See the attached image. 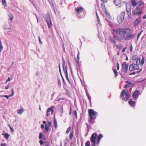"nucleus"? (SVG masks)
Instances as JSON below:
<instances>
[{
    "mask_svg": "<svg viewBox=\"0 0 146 146\" xmlns=\"http://www.w3.org/2000/svg\"><path fill=\"white\" fill-rule=\"evenodd\" d=\"M135 34H131L125 36L124 37V39L125 40H129L133 38L135 36Z\"/></svg>",
    "mask_w": 146,
    "mask_h": 146,
    "instance_id": "f8f14e48",
    "label": "nucleus"
},
{
    "mask_svg": "<svg viewBox=\"0 0 146 146\" xmlns=\"http://www.w3.org/2000/svg\"><path fill=\"white\" fill-rule=\"evenodd\" d=\"M71 108H70V113H69L70 115H71Z\"/></svg>",
    "mask_w": 146,
    "mask_h": 146,
    "instance_id": "338daca9",
    "label": "nucleus"
},
{
    "mask_svg": "<svg viewBox=\"0 0 146 146\" xmlns=\"http://www.w3.org/2000/svg\"><path fill=\"white\" fill-rule=\"evenodd\" d=\"M48 127H50L51 126V122H50V121H48Z\"/></svg>",
    "mask_w": 146,
    "mask_h": 146,
    "instance_id": "de8ad7c7",
    "label": "nucleus"
},
{
    "mask_svg": "<svg viewBox=\"0 0 146 146\" xmlns=\"http://www.w3.org/2000/svg\"><path fill=\"white\" fill-rule=\"evenodd\" d=\"M54 108V107L52 106H50V107L49 108H48L46 111V116L47 117H48L50 115V114L49 113V112L50 111H51L52 114L54 111V110L53 109Z\"/></svg>",
    "mask_w": 146,
    "mask_h": 146,
    "instance_id": "9b49d317",
    "label": "nucleus"
},
{
    "mask_svg": "<svg viewBox=\"0 0 146 146\" xmlns=\"http://www.w3.org/2000/svg\"><path fill=\"white\" fill-rule=\"evenodd\" d=\"M126 11L129 18H131V10H128L126 9Z\"/></svg>",
    "mask_w": 146,
    "mask_h": 146,
    "instance_id": "5701e85b",
    "label": "nucleus"
},
{
    "mask_svg": "<svg viewBox=\"0 0 146 146\" xmlns=\"http://www.w3.org/2000/svg\"><path fill=\"white\" fill-rule=\"evenodd\" d=\"M104 3H106L107 2V0H101Z\"/></svg>",
    "mask_w": 146,
    "mask_h": 146,
    "instance_id": "8fccbe9b",
    "label": "nucleus"
},
{
    "mask_svg": "<svg viewBox=\"0 0 146 146\" xmlns=\"http://www.w3.org/2000/svg\"><path fill=\"white\" fill-rule=\"evenodd\" d=\"M143 19H145L146 18V14L145 15L143 16Z\"/></svg>",
    "mask_w": 146,
    "mask_h": 146,
    "instance_id": "e2e57ef3",
    "label": "nucleus"
},
{
    "mask_svg": "<svg viewBox=\"0 0 146 146\" xmlns=\"http://www.w3.org/2000/svg\"><path fill=\"white\" fill-rule=\"evenodd\" d=\"M54 124L55 128L56 129L57 128V122L55 118H54Z\"/></svg>",
    "mask_w": 146,
    "mask_h": 146,
    "instance_id": "6ab92c4d",
    "label": "nucleus"
},
{
    "mask_svg": "<svg viewBox=\"0 0 146 146\" xmlns=\"http://www.w3.org/2000/svg\"><path fill=\"white\" fill-rule=\"evenodd\" d=\"M2 135H4L5 138L6 139H8L10 136V135L8 134L7 133H2Z\"/></svg>",
    "mask_w": 146,
    "mask_h": 146,
    "instance_id": "aec40b11",
    "label": "nucleus"
},
{
    "mask_svg": "<svg viewBox=\"0 0 146 146\" xmlns=\"http://www.w3.org/2000/svg\"><path fill=\"white\" fill-rule=\"evenodd\" d=\"M85 92L86 94L87 97L88 98V99L90 103L91 102V98L90 96V95L88 93V92L87 89L85 90Z\"/></svg>",
    "mask_w": 146,
    "mask_h": 146,
    "instance_id": "a211bd4d",
    "label": "nucleus"
},
{
    "mask_svg": "<svg viewBox=\"0 0 146 146\" xmlns=\"http://www.w3.org/2000/svg\"><path fill=\"white\" fill-rule=\"evenodd\" d=\"M117 70H119V65L118 62H117Z\"/></svg>",
    "mask_w": 146,
    "mask_h": 146,
    "instance_id": "37998d69",
    "label": "nucleus"
},
{
    "mask_svg": "<svg viewBox=\"0 0 146 146\" xmlns=\"http://www.w3.org/2000/svg\"><path fill=\"white\" fill-rule=\"evenodd\" d=\"M120 96L122 98L123 100L127 101L129 97L128 90H123L121 93Z\"/></svg>",
    "mask_w": 146,
    "mask_h": 146,
    "instance_id": "39448f33",
    "label": "nucleus"
},
{
    "mask_svg": "<svg viewBox=\"0 0 146 146\" xmlns=\"http://www.w3.org/2000/svg\"><path fill=\"white\" fill-rule=\"evenodd\" d=\"M139 92L137 90L135 91L133 94V97L134 98H138L139 95Z\"/></svg>",
    "mask_w": 146,
    "mask_h": 146,
    "instance_id": "dca6fc26",
    "label": "nucleus"
},
{
    "mask_svg": "<svg viewBox=\"0 0 146 146\" xmlns=\"http://www.w3.org/2000/svg\"><path fill=\"white\" fill-rule=\"evenodd\" d=\"M97 137V134L96 133H93L90 138V141L92 143V146H96V139Z\"/></svg>",
    "mask_w": 146,
    "mask_h": 146,
    "instance_id": "423d86ee",
    "label": "nucleus"
},
{
    "mask_svg": "<svg viewBox=\"0 0 146 146\" xmlns=\"http://www.w3.org/2000/svg\"><path fill=\"white\" fill-rule=\"evenodd\" d=\"M71 129V128L70 127H69L67 129V130L66 131V133L68 134L69 132Z\"/></svg>",
    "mask_w": 146,
    "mask_h": 146,
    "instance_id": "473e14b6",
    "label": "nucleus"
},
{
    "mask_svg": "<svg viewBox=\"0 0 146 146\" xmlns=\"http://www.w3.org/2000/svg\"><path fill=\"white\" fill-rule=\"evenodd\" d=\"M0 48H1L2 49H3V46H2V43H1V42H0Z\"/></svg>",
    "mask_w": 146,
    "mask_h": 146,
    "instance_id": "bf43d9fd",
    "label": "nucleus"
},
{
    "mask_svg": "<svg viewBox=\"0 0 146 146\" xmlns=\"http://www.w3.org/2000/svg\"><path fill=\"white\" fill-rule=\"evenodd\" d=\"M143 2L141 1H140L139 2V4L140 6H141L143 5Z\"/></svg>",
    "mask_w": 146,
    "mask_h": 146,
    "instance_id": "79ce46f5",
    "label": "nucleus"
},
{
    "mask_svg": "<svg viewBox=\"0 0 146 146\" xmlns=\"http://www.w3.org/2000/svg\"><path fill=\"white\" fill-rule=\"evenodd\" d=\"M43 137V136L42 135V133H40L39 136V138L40 139H42Z\"/></svg>",
    "mask_w": 146,
    "mask_h": 146,
    "instance_id": "c9c22d12",
    "label": "nucleus"
},
{
    "mask_svg": "<svg viewBox=\"0 0 146 146\" xmlns=\"http://www.w3.org/2000/svg\"><path fill=\"white\" fill-rule=\"evenodd\" d=\"M135 74V72H133L132 73H130L129 74L130 75H131L132 74Z\"/></svg>",
    "mask_w": 146,
    "mask_h": 146,
    "instance_id": "0e129e2a",
    "label": "nucleus"
},
{
    "mask_svg": "<svg viewBox=\"0 0 146 146\" xmlns=\"http://www.w3.org/2000/svg\"><path fill=\"white\" fill-rule=\"evenodd\" d=\"M39 41L40 43L41 44H42V42L41 41V40L40 37L39 38Z\"/></svg>",
    "mask_w": 146,
    "mask_h": 146,
    "instance_id": "4d7b16f0",
    "label": "nucleus"
},
{
    "mask_svg": "<svg viewBox=\"0 0 146 146\" xmlns=\"http://www.w3.org/2000/svg\"><path fill=\"white\" fill-rule=\"evenodd\" d=\"M145 59L143 56L141 60L140 58H138L136 61V64H131L129 67V70L130 71H133L135 70H137L139 69V65L140 64V65L142 66L144 63Z\"/></svg>",
    "mask_w": 146,
    "mask_h": 146,
    "instance_id": "f257e3e1",
    "label": "nucleus"
},
{
    "mask_svg": "<svg viewBox=\"0 0 146 146\" xmlns=\"http://www.w3.org/2000/svg\"><path fill=\"white\" fill-rule=\"evenodd\" d=\"M24 111V109L23 108H22L20 110H17V113L18 114H21Z\"/></svg>",
    "mask_w": 146,
    "mask_h": 146,
    "instance_id": "412c9836",
    "label": "nucleus"
},
{
    "mask_svg": "<svg viewBox=\"0 0 146 146\" xmlns=\"http://www.w3.org/2000/svg\"><path fill=\"white\" fill-rule=\"evenodd\" d=\"M11 91H12V93L11 94V96H12L14 95V92H13V90H11Z\"/></svg>",
    "mask_w": 146,
    "mask_h": 146,
    "instance_id": "6e6d98bb",
    "label": "nucleus"
},
{
    "mask_svg": "<svg viewBox=\"0 0 146 146\" xmlns=\"http://www.w3.org/2000/svg\"><path fill=\"white\" fill-rule=\"evenodd\" d=\"M74 115H75L76 117L77 118V111L76 110H75L74 111Z\"/></svg>",
    "mask_w": 146,
    "mask_h": 146,
    "instance_id": "a19ab883",
    "label": "nucleus"
},
{
    "mask_svg": "<svg viewBox=\"0 0 146 146\" xmlns=\"http://www.w3.org/2000/svg\"><path fill=\"white\" fill-rule=\"evenodd\" d=\"M2 4L4 7H7V4L6 0H2Z\"/></svg>",
    "mask_w": 146,
    "mask_h": 146,
    "instance_id": "a878e982",
    "label": "nucleus"
},
{
    "mask_svg": "<svg viewBox=\"0 0 146 146\" xmlns=\"http://www.w3.org/2000/svg\"><path fill=\"white\" fill-rule=\"evenodd\" d=\"M129 104L132 106H134L135 105V102L132 100H130L129 102Z\"/></svg>",
    "mask_w": 146,
    "mask_h": 146,
    "instance_id": "393cba45",
    "label": "nucleus"
},
{
    "mask_svg": "<svg viewBox=\"0 0 146 146\" xmlns=\"http://www.w3.org/2000/svg\"><path fill=\"white\" fill-rule=\"evenodd\" d=\"M44 145H45V146H49V144L47 142V143H46Z\"/></svg>",
    "mask_w": 146,
    "mask_h": 146,
    "instance_id": "5fc2aeb1",
    "label": "nucleus"
},
{
    "mask_svg": "<svg viewBox=\"0 0 146 146\" xmlns=\"http://www.w3.org/2000/svg\"><path fill=\"white\" fill-rule=\"evenodd\" d=\"M110 40L111 42H113L114 45H116V42L112 37H110Z\"/></svg>",
    "mask_w": 146,
    "mask_h": 146,
    "instance_id": "c756f323",
    "label": "nucleus"
},
{
    "mask_svg": "<svg viewBox=\"0 0 146 146\" xmlns=\"http://www.w3.org/2000/svg\"><path fill=\"white\" fill-rule=\"evenodd\" d=\"M12 96H11V95H9V96H7V95H5V96H3V97H5L6 98H7V99H8L10 97H11Z\"/></svg>",
    "mask_w": 146,
    "mask_h": 146,
    "instance_id": "c03bdc74",
    "label": "nucleus"
},
{
    "mask_svg": "<svg viewBox=\"0 0 146 146\" xmlns=\"http://www.w3.org/2000/svg\"><path fill=\"white\" fill-rule=\"evenodd\" d=\"M128 65L125 62H124L122 65V70L125 73H126L128 70Z\"/></svg>",
    "mask_w": 146,
    "mask_h": 146,
    "instance_id": "1a4fd4ad",
    "label": "nucleus"
},
{
    "mask_svg": "<svg viewBox=\"0 0 146 146\" xmlns=\"http://www.w3.org/2000/svg\"><path fill=\"white\" fill-rule=\"evenodd\" d=\"M64 100V98H59L58 99V101H59L60 100Z\"/></svg>",
    "mask_w": 146,
    "mask_h": 146,
    "instance_id": "052dcab7",
    "label": "nucleus"
},
{
    "mask_svg": "<svg viewBox=\"0 0 146 146\" xmlns=\"http://www.w3.org/2000/svg\"><path fill=\"white\" fill-rule=\"evenodd\" d=\"M137 58V55H134L132 57V59L133 60H136Z\"/></svg>",
    "mask_w": 146,
    "mask_h": 146,
    "instance_id": "f704fd0d",
    "label": "nucleus"
},
{
    "mask_svg": "<svg viewBox=\"0 0 146 146\" xmlns=\"http://www.w3.org/2000/svg\"><path fill=\"white\" fill-rule=\"evenodd\" d=\"M39 142L40 145H42L43 144V143H44L43 141L41 140H40Z\"/></svg>",
    "mask_w": 146,
    "mask_h": 146,
    "instance_id": "a18cd8bd",
    "label": "nucleus"
},
{
    "mask_svg": "<svg viewBox=\"0 0 146 146\" xmlns=\"http://www.w3.org/2000/svg\"><path fill=\"white\" fill-rule=\"evenodd\" d=\"M9 127L10 129L11 130V131H12V132H13L14 131V129L12 127H11L10 125H9Z\"/></svg>",
    "mask_w": 146,
    "mask_h": 146,
    "instance_id": "49530a36",
    "label": "nucleus"
},
{
    "mask_svg": "<svg viewBox=\"0 0 146 146\" xmlns=\"http://www.w3.org/2000/svg\"><path fill=\"white\" fill-rule=\"evenodd\" d=\"M58 84L59 86H61V82L60 80H58Z\"/></svg>",
    "mask_w": 146,
    "mask_h": 146,
    "instance_id": "ea45409f",
    "label": "nucleus"
},
{
    "mask_svg": "<svg viewBox=\"0 0 146 146\" xmlns=\"http://www.w3.org/2000/svg\"><path fill=\"white\" fill-rule=\"evenodd\" d=\"M141 13L142 11L140 10V8L139 6L137 7L136 8V10L134 11L133 12V14L135 15H139Z\"/></svg>",
    "mask_w": 146,
    "mask_h": 146,
    "instance_id": "9d476101",
    "label": "nucleus"
},
{
    "mask_svg": "<svg viewBox=\"0 0 146 146\" xmlns=\"http://www.w3.org/2000/svg\"><path fill=\"white\" fill-rule=\"evenodd\" d=\"M125 12H122L117 17V21L119 24H121L124 20L125 17Z\"/></svg>",
    "mask_w": 146,
    "mask_h": 146,
    "instance_id": "6e6552de",
    "label": "nucleus"
},
{
    "mask_svg": "<svg viewBox=\"0 0 146 146\" xmlns=\"http://www.w3.org/2000/svg\"><path fill=\"white\" fill-rule=\"evenodd\" d=\"M103 136L102 134H100L99 135L98 137H97V143L98 144H99L101 139V138L103 137Z\"/></svg>",
    "mask_w": 146,
    "mask_h": 146,
    "instance_id": "f3484780",
    "label": "nucleus"
},
{
    "mask_svg": "<svg viewBox=\"0 0 146 146\" xmlns=\"http://www.w3.org/2000/svg\"><path fill=\"white\" fill-rule=\"evenodd\" d=\"M10 80V78H9V77H8V78L7 80L6 81V82H5V84H7V82L9 81Z\"/></svg>",
    "mask_w": 146,
    "mask_h": 146,
    "instance_id": "09e8293b",
    "label": "nucleus"
},
{
    "mask_svg": "<svg viewBox=\"0 0 146 146\" xmlns=\"http://www.w3.org/2000/svg\"><path fill=\"white\" fill-rule=\"evenodd\" d=\"M126 49V47H124L123 49V50H122V52H125V50Z\"/></svg>",
    "mask_w": 146,
    "mask_h": 146,
    "instance_id": "3c124183",
    "label": "nucleus"
},
{
    "mask_svg": "<svg viewBox=\"0 0 146 146\" xmlns=\"http://www.w3.org/2000/svg\"><path fill=\"white\" fill-rule=\"evenodd\" d=\"M113 31L121 36L130 34L131 31L129 28H118L116 30L113 29Z\"/></svg>",
    "mask_w": 146,
    "mask_h": 146,
    "instance_id": "f03ea898",
    "label": "nucleus"
},
{
    "mask_svg": "<svg viewBox=\"0 0 146 146\" xmlns=\"http://www.w3.org/2000/svg\"><path fill=\"white\" fill-rule=\"evenodd\" d=\"M43 17L47 23L49 29L52 32V31L51 27L53 25L51 22L49 15L48 14H45L44 15Z\"/></svg>",
    "mask_w": 146,
    "mask_h": 146,
    "instance_id": "20e7f679",
    "label": "nucleus"
},
{
    "mask_svg": "<svg viewBox=\"0 0 146 146\" xmlns=\"http://www.w3.org/2000/svg\"><path fill=\"white\" fill-rule=\"evenodd\" d=\"M83 11V9L82 7H78L76 9V11L78 14H79Z\"/></svg>",
    "mask_w": 146,
    "mask_h": 146,
    "instance_id": "ddd939ff",
    "label": "nucleus"
},
{
    "mask_svg": "<svg viewBox=\"0 0 146 146\" xmlns=\"http://www.w3.org/2000/svg\"><path fill=\"white\" fill-rule=\"evenodd\" d=\"M44 125H42V124L41 125V128H42V129H43L44 128Z\"/></svg>",
    "mask_w": 146,
    "mask_h": 146,
    "instance_id": "13d9d810",
    "label": "nucleus"
},
{
    "mask_svg": "<svg viewBox=\"0 0 146 146\" xmlns=\"http://www.w3.org/2000/svg\"><path fill=\"white\" fill-rule=\"evenodd\" d=\"M130 51L131 52L132 51V45H131L130 47Z\"/></svg>",
    "mask_w": 146,
    "mask_h": 146,
    "instance_id": "603ef678",
    "label": "nucleus"
},
{
    "mask_svg": "<svg viewBox=\"0 0 146 146\" xmlns=\"http://www.w3.org/2000/svg\"><path fill=\"white\" fill-rule=\"evenodd\" d=\"M127 84L125 85L124 87V88H127L131 86H132L133 84L130 81H127L126 82Z\"/></svg>",
    "mask_w": 146,
    "mask_h": 146,
    "instance_id": "4468645a",
    "label": "nucleus"
},
{
    "mask_svg": "<svg viewBox=\"0 0 146 146\" xmlns=\"http://www.w3.org/2000/svg\"><path fill=\"white\" fill-rule=\"evenodd\" d=\"M120 50H119V51H118L117 53V55H119V52H120Z\"/></svg>",
    "mask_w": 146,
    "mask_h": 146,
    "instance_id": "774afa93",
    "label": "nucleus"
},
{
    "mask_svg": "<svg viewBox=\"0 0 146 146\" xmlns=\"http://www.w3.org/2000/svg\"><path fill=\"white\" fill-rule=\"evenodd\" d=\"M49 127L47 124H46L45 127V130L46 132H48L49 131Z\"/></svg>",
    "mask_w": 146,
    "mask_h": 146,
    "instance_id": "c85d7f7f",
    "label": "nucleus"
},
{
    "mask_svg": "<svg viewBox=\"0 0 146 146\" xmlns=\"http://www.w3.org/2000/svg\"><path fill=\"white\" fill-rule=\"evenodd\" d=\"M77 60L78 62L79 61L80 59V54L79 52H78V53L77 54Z\"/></svg>",
    "mask_w": 146,
    "mask_h": 146,
    "instance_id": "4c0bfd02",
    "label": "nucleus"
},
{
    "mask_svg": "<svg viewBox=\"0 0 146 146\" xmlns=\"http://www.w3.org/2000/svg\"><path fill=\"white\" fill-rule=\"evenodd\" d=\"M90 119L89 122L93 124L96 118V115L98 113L92 109H89L88 110Z\"/></svg>",
    "mask_w": 146,
    "mask_h": 146,
    "instance_id": "7ed1b4c3",
    "label": "nucleus"
},
{
    "mask_svg": "<svg viewBox=\"0 0 146 146\" xmlns=\"http://www.w3.org/2000/svg\"><path fill=\"white\" fill-rule=\"evenodd\" d=\"M62 66L63 69L65 73V74L66 77V79H67L68 81L70 83V81L69 79L68 78V74L67 72V67L66 65H65V62L63 60V62L62 64Z\"/></svg>",
    "mask_w": 146,
    "mask_h": 146,
    "instance_id": "0eeeda50",
    "label": "nucleus"
},
{
    "mask_svg": "<svg viewBox=\"0 0 146 146\" xmlns=\"http://www.w3.org/2000/svg\"><path fill=\"white\" fill-rule=\"evenodd\" d=\"M85 146H90V141H87L85 143Z\"/></svg>",
    "mask_w": 146,
    "mask_h": 146,
    "instance_id": "2f4dec72",
    "label": "nucleus"
},
{
    "mask_svg": "<svg viewBox=\"0 0 146 146\" xmlns=\"http://www.w3.org/2000/svg\"><path fill=\"white\" fill-rule=\"evenodd\" d=\"M74 133V132L73 131H72L70 133V140H71L72 139Z\"/></svg>",
    "mask_w": 146,
    "mask_h": 146,
    "instance_id": "7c9ffc66",
    "label": "nucleus"
},
{
    "mask_svg": "<svg viewBox=\"0 0 146 146\" xmlns=\"http://www.w3.org/2000/svg\"><path fill=\"white\" fill-rule=\"evenodd\" d=\"M113 72H114V74L115 76V77H117L118 75V74H117V72L116 70V69L114 70H113Z\"/></svg>",
    "mask_w": 146,
    "mask_h": 146,
    "instance_id": "72a5a7b5",
    "label": "nucleus"
},
{
    "mask_svg": "<svg viewBox=\"0 0 146 146\" xmlns=\"http://www.w3.org/2000/svg\"><path fill=\"white\" fill-rule=\"evenodd\" d=\"M131 3L133 7L137 5V3L135 0H131Z\"/></svg>",
    "mask_w": 146,
    "mask_h": 146,
    "instance_id": "b1692460",
    "label": "nucleus"
},
{
    "mask_svg": "<svg viewBox=\"0 0 146 146\" xmlns=\"http://www.w3.org/2000/svg\"><path fill=\"white\" fill-rule=\"evenodd\" d=\"M113 3L116 6H118L121 4L122 1L121 0H114Z\"/></svg>",
    "mask_w": 146,
    "mask_h": 146,
    "instance_id": "2eb2a0df",
    "label": "nucleus"
},
{
    "mask_svg": "<svg viewBox=\"0 0 146 146\" xmlns=\"http://www.w3.org/2000/svg\"><path fill=\"white\" fill-rule=\"evenodd\" d=\"M43 123L44 124H45L46 125V122L45 121H43Z\"/></svg>",
    "mask_w": 146,
    "mask_h": 146,
    "instance_id": "69168bd1",
    "label": "nucleus"
},
{
    "mask_svg": "<svg viewBox=\"0 0 146 146\" xmlns=\"http://www.w3.org/2000/svg\"><path fill=\"white\" fill-rule=\"evenodd\" d=\"M9 86L8 85H7L5 86V89H8L9 88Z\"/></svg>",
    "mask_w": 146,
    "mask_h": 146,
    "instance_id": "680f3d73",
    "label": "nucleus"
},
{
    "mask_svg": "<svg viewBox=\"0 0 146 146\" xmlns=\"http://www.w3.org/2000/svg\"><path fill=\"white\" fill-rule=\"evenodd\" d=\"M143 32V31H141L138 34L137 36V40L138 38L140 37L141 33Z\"/></svg>",
    "mask_w": 146,
    "mask_h": 146,
    "instance_id": "58836bf2",
    "label": "nucleus"
},
{
    "mask_svg": "<svg viewBox=\"0 0 146 146\" xmlns=\"http://www.w3.org/2000/svg\"><path fill=\"white\" fill-rule=\"evenodd\" d=\"M140 19H137L135 21L134 24L135 25H137L140 22Z\"/></svg>",
    "mask_w": 146,
    "mask_h": 146,
    "instance_id": "bb28decb",
    "label": "nucleus"
},
{
    "mask_svg": "<svg viewBox=\"0 0 146 146\" xmlns=\"http://www.w3.org/2000/svg\"><path fill=\"white\" fill-rule=\"evenodd\" d=\"M113 37L115 40H116L117 41H121V39L118 36H117L114 35H113Z\"/></svg>",
    "mask_w": 146,
    "mask_h": 146,
    "instance_id": "4be33fe9",
    "label": "nucleus"
},
{
    "mask_svg": "<svg viewBox=\"0 0 146 146\" xmlns=\"http://www.w3.org/2000/svg\"><path fill=\"white\" fill-rule=\"evenodd\" d=\"M116 47L119 50H120L121 49V45L120 44H118L116 46Z\"/></svg>",
    "mask_w": 146,
    "mask_h": 146,
    "instance_id": "e433bc0d",
    "label": "nucleus"
},
{
    "mask_svg": "<svg viewBox=\"0 0 146 146\" xmlns=\"http://www.w3.org/2000/svg\"><path fill=\"white\" fill-rule=\"evenodd\" d=\"M6 145V144L5 143H2L1 145V146H5Z\"/></svg>",
    "mask_w": 146,
    "mask_h": 146,
    "instance_id": "864d4df0",
    "label": "nucleus"
},
{
    "mask_svg": "<svg viewBox=\"0 0 146 146\" xmlns=\"http://www.w3.org/2000/svg\"><path fill=\"white\" fill-rule=\"evenodd\" d=\"M8 16L10 18V19L11 21L12 22L13 21V15L11 14H9V15Z\"/></svg>",
    "mask_w": 146,
    "mask_h": 146,
    "instance_id": "cd10ccee",
    "label": "nucleus"
}]
</instances>
